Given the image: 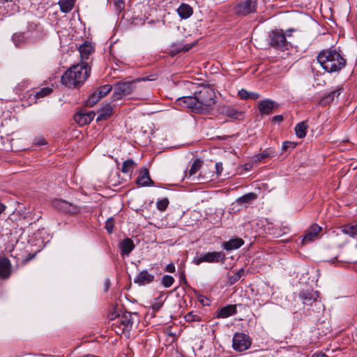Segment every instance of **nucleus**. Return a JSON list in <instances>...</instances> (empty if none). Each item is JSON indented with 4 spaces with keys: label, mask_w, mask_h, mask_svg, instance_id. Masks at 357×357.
<instances>
[{
    "label": "nucleus",
    "mask_w": 357,
    "mask_h": 357,
    "mask_svg": "<svg viewBox=\"0 0 357 357\" xmlns=\"http://www.w3.org/2000/svg\"><path fill=\"white\" fill-rule=\"evenodd\" d=\"M90 73L91 68L87 63L73 65L63 74L61 81L68 88H78L84 84Z\"/></svg>",
    "instance_id": "f257e3e1"
},
{
    "label": "nucleus",
    "mask_w": 357,
    "mask_h": 357,
    "mask_svg": "<svg viewBox=\"0 0 357 357\" xmlns=\"http://www.w3.org/2000/svg\"><path fill=\"white\" fill-rule=\"evenodd\" d=\"M317 59L322 68L328 73L339 72L346 65V59L342 54L331 48L321 51Z\"/></svg>",
    "instance_id": "f03ea898"
},
{
    "label": "nucleus",
    "mask_w": 357,
    "mask_h": 357,
    "mask_svg": "<svg viewBox=\"0 0 357 357\" xmlns=\"http://www.w3.org/2000/svg\"><path fill=\"white\" fill-rule=\"evenodd\" d=\"M114 314L113 311V331L117 335L128 336L133 324L132 314L130 312Z\"/></svg>",
    "instance_id": "7ed1b4c3"
},
{
    "label": "nucleus",
    "mask_w": 357,
    "mask_h": 357,
    "mask_svg": "<svg viewBox=\"0 0 357 357\" xmlns=\"http://www.w3.org/2000/svg\"><path fill=\"white\" fill-rule=\"evenodd\" d=\"M293 29H288L284 32L282 29H275L271 31L268 35L269 45L280 51H284L288 49L289 43L287 40V36H289V33L293 31Z\"/></svg>",
    "instance_id": "20e7f679"
},
{
    "label": "nucleus",
    "mask_w": 357,
    "mask_h": 357,
    "mask_svg": "<svg viewBox=\"0 0 357 357\" xmlns=\"http://www.w3.org/2000/svg\"><path fill=\"white\" fill-rule=\"evenodd\" d=\"M195 96L199 103V111L211 107L215 102V93L213 89L208 86L203 87L199 92H195Z\"/></svg>",
    "instance_id": "39448f33"
},
{
    "label": "nucleus",
    "mask_w": 357,
    "mask_h": 357,
    "mask_svg": "<svg viewBox=\"0 0 357 357\" xmlns=\"http://www.w3.org/2000/svg\"><path fill=\"white\" fill-rule=\"evenodd\" d=\"M251 339L243 333H236L232 339V347L235 351L241 352L251 346Z\"/></svg>",
    "instance_id": "423d86ee"
},
{
    "label": "nucleus",
    "mask_w": 357,
    "mask_h": 357,
    "mask_svg": "<svg viewBox=\"0 0 357 357\" xmlns=\"http://www.w3.org/2000/svg\"><path fill=\"white\" fill-rule=\"evenodd\" d=\"M225 259V254L223 252H208L201 255L198 258H195L194 261L197 265H199L203 262L218 263L224 261Z\"/></svg>",
    "instance_id": "0eeeda50"
},
{
    "label": "nucleus",
    "mask_w": 357,
    "mask_h": 357,
    "mask_svg": "<svg viewBox=\"0 0 357 357\" xmlns=\"http://www.w3.org/2000/svg\"><path fill=\"white\" fill-rule=\"evenodd\" d=\"M54 208L66 213H76L79 211V207L76 204L70 203L61 199H55L52 201Z\"/></svg>",
    "instance_id": "6e6552de"
},
{
    "label": "nucleus",
    "mask_w": 357,
    "mask_h": 357,
    "mask_svg": "<svg viewBox=\"0 0 357 357\" xmlns=\"http://www.w3.org/2000/svg\"><path fill=\"white\" fill-rule=\"evenodd\" d=\"M133 90L132 82H119L115 84L113 101L121 99L122 97L129 95Z\"/></svg>",
    "instance_id": "1a4fd4ad"
},
{
    "label": "nucleus",
    "mask_w": 357,
    "mask_h": 357,
    "mask_svg": "<svg viewBox=\"0 0 357 357\" xmlns=\"http://www.w3.org/2000/svg\"><path fill=\"white\" fill-rule=\"evenodd\" d=\"M257 0H245L239 4L236 8V13L239 15H247L250 13H255L257 10Z\"/></svg>",
    "instance_id": "9d476101"
},
{
    "label": "nucleus",
    "mask_w": 357,
    "mask_h": 357,
    "mask_svg": "<svg viewBox=\"0 0 357 357\" xmlns=\"http://www.w3.org/2000/svg\"><path fill=\"white\" fill-rule=\"evenodd\" d=\"M175 104L176 106H180L183 108L190 109L192 111L200 112L199 107L198 106L197 100L195 96H182L176 100Z\"/></svg>",
    "instance_id": "9b49d317"
},
{
    "label": "nucleus",
    "mask_w": 357,
    "mask_h": 357,
    "mask_svg": "<svg viewBox=\"0 0 357 357\" xmlns=\"http://www.w3.org/2000/svg\"><path fill=\"white\" fill-rule=\"evenodd\" d=\"M321 227L317 224L312 225L308 229L306 230L305 235L301 240L303 245L310 243L315 241L321 231Z\"/></svg>",
    "instance_id": "f8f14e48"
},
{
    "label": "nucleus",
    "mask_w": 357,
    "mask_h": 357,
    "mask_svg": "<svg viewBox=\"0 0 357 357\" xmlns=\"http://www.w3.org/2000/svg\"><path fill=\"white\" fill-rule=\"evenodd\" d=\"M121 255L123 258L128 257L134 250L135 245L133 241L130 238H125L121 240L118 244Z\"/></svg>",
    "instance_id": "ddd939ff"
},
{
    "label": "nucleus",
    "mask_w": 357,
    "mask_h": 357,
    "mask_svg": "<svg viewBox=\"0 0 357 357\" xmlns=\"http://www.w3.org/2000/svg\"><path fill=\"white\" fill-rule=\"evenodd\" d=\"M95 113L92 111L82 110L74 115V120L81 126L89 123L94 118Z\"/></svg>",
    "instance_id": "4468645a"
},
{
    "label": "nucleus",
    "mask_w": 357,
    "mask_h": 357,
    "mask_svg": "<svg viewBox=\"0 0 357 357\" xmlns=\"http://www.w3.org/2000/svg\"><path fill=\"white\" fill-rule=\"evenodd\" d=\"M12 274V265L8 258L0 257V278L8 279Z\"/></svg>",
    "instance_id": "2eb2a0df"
},
{
    "label": "nucleus",
    "mask_w": 357,
    "mask_h": 357,
    "mask_svg": "<svg viewBox=\"0 0 357 357\" xmlns=\"http://www.w3.org/2000/svg\"><path fill=\"white\" fill-rule=\"evenodd\" d=\"M318 298V292L313 290L303 291L299 294V298L304 305H312L314 302L317 303Z\"/></svg>",
    "instance_id": "dca6fc26"
},
{
    "label": "nucleus",
    "mask_w": 357,
    "mask_h": 357,
    "mask_svg": "<svg viewBox=\"0 0 357 357\" xmlns=\"http://www.w3.org/2000/svg\"><path fill=\"white\" fill-rule=\"evenodd\" d=\"M278 104L270 100L266 99L259 102L258 109L261 114H270L277 107Z\"/></svg>",
    "instance_id": "f3484780"
},
{
    "label": "nucleus",
    "mask_w": 357,
    "mask_h": 357,
    "mask_svg": "<svg viewBox=\"0 0 357 357\" xmlns=\"http://www.w3.org/2000/svg\"><path fill=\"white\" fill-rule=\"evenodd\" d=\"M195 44H185L183 42H177L172 43L170 47V54L172 55H176L180 52H186L190 50Z\"/></svg>",
    "instance_id": "a211bd4d"
},
{
    "label": "nucleus",
    "mask_w": 357,
    "mask_h": 357,
    "mask_svg": "<svg viewBox=\"0 0 357 357\" xmlns=\"http://www.w3.org/2000/svg\"><path fill=\"white\" fill-rule=\"evenodd\" d=\"M154 278L153 274L149 273L146 270H144L135 278L134 282L139 285H144L153 282Z\"/></svg>",
    "instance_id": "6ab92c4d"
},
{
    "label": "nucleus",
    "mask_w": 357,
    "mask_h": 357,
    "mask_svg": "<svg viewBox=\"0 0 357 357\" xmlns=\"http://www.w3.org/2000/svg\"><path fill=\"white\" fill-rule=\"evenodd\" d=\"M136 183L140 186H146L149 184H153V182L150 178L149 171L146 168L143 167L140 169L139 176L136 179Z\"/></svg>",
    "instance_id": "aec40b11"
},
{
    "label": "nucleus",
    "mask_w": 357,
    "mask_h": 357,
    "mask_svg": "<svg viewBox=\"0 0 357 357\" xmlns=\"http://www.w3.org/2000/svg\"><path fill=\"white\" fill-rule=\"evenodd\" d=\"M257 198V195L255 192H249L247 193L240 197H238L236 200L235 204L240 205V206H247L248 204H251L252 202H254ZM234 203H233V205Z\"/></svg>",
    "instance_id": "412c9836"
},
{
    "label": "nucleus",
    "mask_w": 357,
    "mask_h": 357,
    "mask_svg": "<svg viewBox=\"0 0 357 357\" xmlns=\"http://www.w3.org/2000/svg\"><path fill=\"white\" fill-rule=\"evenodd\" d=\"M236 307L235 305H228L219 309L217 311V317L219 318H227L236 313Z\"/></svg>",
    "instance_id": "4be33fe9"
},
{
    "label": "nucleus",
    "mask_w": 357,
    "mask_h": 357,
    "mask_svg": "<svg viewBox=\"0 0 357 357\" xmlns=\"http://www.w3.org/2000/svg\"><path fill=\"white\" fill-rule=\"evenodd\" d=\"M93 50V47L91 43L85 41L83 44H82L79 47V52L82 60L88 59Z\"/></svg>",
    "instance_id": "5701e85b"
},
{
    "label": "nucleus",
    "mask_w": 357,
    "mask_h": 357,
    "mask_svg": "<svg viewBox=\"0 0 357 357\" xmlns=\"http://www.w3.org/2000/svg\"><path fill=\"white\" fill-rule=\"evenodd\" d=\"M112 116V106L110 103L103 105L98 112L97 121L107 119Z\"/></svg>",
    "instance_id": "b1692460"
},
{
    "label": "nucleus",
    "mask_w": 357,
    "mask_h": 357,
    "mask_svg": "<svg viewBox=\"0 0 357 357\" xmlns=\"http://www.w3.org/2000/svg\"><path fill=\"white\" fill-rule=\"evenodd\" d=\"M177 13L182 19H188L192 15L193 10L188 4L181 3L177 8Z\"/></svg>",
    "instance_id": "393cba45"
},
{
    "label": "nucleus",
    "mask_w": 357,
    "mask_h": 357,
    "mask_svg": "<svg viewBox=\"0 0 357 357\" xmlns=\"http://www.w3.org/2000/svg\"><path fill=\"white\" fill-rule=\"evenodd\" d=\"M243 244L241 238H234L223 243V248L226 250H232L239 248Z\"/></svg>",
    "instance_id": "a878e982"
},
{
    "label": "nucleus",
    "mask_w": 357,
    "mask_h": 357,
    "mask_svg": "<svg viewBox=\"0 0 357 357\" xmlns=\"http://www.w3.org/2000/svg\"><path fill=\"white\" fill-rule=\"evenodd\" d=\"M75 0H59L60 10L63 13H70L74 7Z\"/></svg>",
    "instance_id": "bb28decb"
},
{
    "label": "nucleus",
    "mask_w": 357,
    "mask_h": 357,
    "mask_svg": "<svg viewBox=\"0 0 357 357\" xmlns=\"http://www.w3.org/2000/svg\"><path fill=\"white\" fill-rule=\"evenodd\" d=\"M307 128L308 125L306 121H301L298 123L295 127L296 136L300 139L303 138L306 135Z\"/></svg>",
    "instance_id": "cd10ccee"
},
{
    "label": "nucleus",
    "mask_w": 357,
    "mask_h": 357,
    "mask_svg": "<svg viewBox=\"0 0 357 357\" xmlns=\"http://www.w3.org/2000/svg\"><path fill=\"white\" fill-rule=\"evenodd\" d=\"M135 166L136 164L133 160H127L123 162L121 170L124 174H130L133 171Z\"/></svg>",
    "instance_id": "c85d7f7f"
},
{
    "label": "nucleus",
    "mask_w": 357,
    "mask_h": 357,
    "mask_svg": "<svg viewBox=\"0 0 357 357\" xmlns=\"http://www.w3.org/2000/svg\"><path fill=\"white\" fill-rule=\"evenodd\" d=\"M342 232L353 238L357 236V227L355 224L347 225L342 227Z\"/></svg>",
    "instance_id": "c756f323"
},
{
    "label": "nucleus",
    "mask_w": 357,
    "mask_h": 357,
    "mask_svg": "<svg viewBox=\"0 0 357 357\" xmlns=\"http://www.w3.org/2000/svg\"><path fill=\"white\" fill-rule=\"evenodd\" d=\"M201 166H202L201 160H199L198 159L195 160L192 162V164L190 167V169L189 170L188 174H186L185 177H187L188 178H191L199 170V169L201 168Z\"/></svg>",
    "instance_id": "7c9ffc66"
},
{
    "label": "nucleus",
    "mask_w": 357,
    "mask_h": 357,
    "mask_svg": "<svg viewBox=\"0 0 357 357\" xmlns=\"http://www.w3.org/2000/svg\"><path fill=\"white\" fill-rule=\"evenodd\" d=\"M100 96H98L97 91H95L86 100V106L93 107L100 100Z\"/></svg>",
    "instance_id": "2f4dec72"
},
{
    "label": "nucleus",
    "mask_w": 357,
    "mask_h": 357,
    "mask_svg": "<svg viewBox=\"0 0 357 357\" xmlns=\"http://www.w3.org/2000/svg\"><path fill=\"white\" fill-rule=\"evenodd\" d=\"M111 91H112V85H110V84H107V85L102 86L96 90V91H97V93H98V96H100V99L106 96Z\"/></svg>",
    "instance_id": "473e14b6"
},
{
    "label": "nucleus",
    "mask_w": 357,
    "mask_h": 357,
    "mask_svg": "<svg viewBox=\"0 0 357 357\" xmlns=\"http://www.w3.org/2000/svg\"><path fill=\"white\" fill-rule=\"evenodd\" d=\"M272 155L271 152L269 150H264L260 153L255 155L253 157L255 162H261L266 158H269Z\"/></svg>",
    "instance_id": "72a5a7b5"
},
{
    "label": "nucleus",
    "mask_w": 357,
    "mask_h": 357,
    "mask_svg": "<svg viewBox=\"0 0 357 357\" xmlns=\"http://www.w3.org/2000/svg\"><path fill=\"white\" fill-rule=\"evenodd\" d=\"M174 278L172 275H165L161 279V284L165 288H168L174 284Z\"/></svg>",
    "instance_id": "f704fd0d"
},
{
    "label": "nucleus",
    "mask_w": 357,
    "mask_h": 357,
    "mask_svg": "<svg viewBox=\"0 0 357 357\" xmlns=\"http://www.w3.org/2000/svg\"><path fill=\"white\" fill-rule=\"evenodd\" d=\"M244 273V270L242 268V269H240L238 272H236V273H234L233 275L230 276L229 278V281L228 282L229 283L230 285H232L234 284L235 282H236L237 281H238L242 275Z\"/></svg>",
    "instance_id": "c9c22d12"
},
{
    "label": "nucleus",
    "mask_w": 357,
    "mask_h": 357,
    "mask_svg": "<svg viewBox=\"0 0 357 357\" xmlns=\"http://www.w3.org/2000/svg\"><path fill=\"white\" fill-rule=\"evenodd\" d=\"M52 92V89L49 87H45L41 89H40L38 91H37L35 94V97L36 98H40L45 97L50 94Z\"/></svg>",
    "instance_id": "e433bc0d"
},
{
    "label": "nucleus",
    "mask_w": 357,
    "mask_h": 357,
    "mask_svg": "<svg viewBox=\"0 0 357 357\" xmlns=\"http://www.w3.org/2000/svg\"><path fill=\"white\" fill-rule=\"evenodd\" d=\"M169 203V199L167 198L160 199L156 202L157 208L160 211H164L167 209Z\"/></svg>",
    "instance_id": "4c0bfd02"
},
{
    "label": "nucleus",
    "mask_w": 357,
    "mask_h": 357,
    "mask_svg": "<svg viewBox=\"0 0 357 357\" xmlns=\"http://www.w3.org/2000/svg\"><path fill=\"white\" fill-rule=\"evenodd\" d=\"M342 91L343 88H339L337 90L331 92L324 100H325L326 102L332 101L335 97H338Z\"/></svg>",
    "instance_id": "58836bf2"
},
{
    "label": "nucleus",
    "mask_w": 357,
    "mask_h": 357,
    "mask_svg": "<svg viewBox=\"0 0 357 357\" xmlns=\"http://www.w3.org/2000/svg\"><path fill=\"white\" fill-rule=\"evenodd\" d=\"M185 319L188 322L199 321L200 320V317L198 314H195L193 312H190L185 316Z\"/></svg>",
    "instance_id": "ea45409f"
},
{
    "label": "nucleus",
    "mask_w": 357,
    "mask_h": 357,
    "mask_svg": "<svg viewBox=\"0 0 357 357\" xmlns=\"http://www.w3.org/2000/svg\"><path fill=\"white\" fill-rule=\"evenodd\" d=\"M114 1L115 7L119 13L124 9V7H125L124 0H114Z\"/></svg>",
    "instance_id": "a19ab883"
},
{
    "label": "nucleus",
    "mask_w": 357,
    "mask_h": 357,
    "mask_svg": "<svg viewBox=\"0 0 357 357\" xmlns=\"http://www.w3.org/2000/svg\"><path fill=\"white\" fill-rule=\"evenodd\" d=\"M294 147H295V144L293 142L286 141V142H283V144H282V150L283 151H286L289 149H294Z\"/></svg>",
    "instance_id": "79ce46f5"
},
{
    "label": "nucleus",
    "mask_w": 357,
    "mask_h": 357,
    "mask_svg": "<svg viewBox=\"0 0 357 357\" xmlns=\"http://www.w3.org/2000/svg\"><path fill=\"white\" fill-rule=\"evenodd\" d=\"M238 94L242 99H249L250 92L245 89H241L239 91Z\"/></svg>",
    "instance_id": "37998d69"
},
{
    "label": "nucleus",
    "mask_w": 357,
    "mask_h": 357,
    "mask_svg": "<svg viewBox=\"0 0 357 357\" xmlns=\"http://www.w3.org/2000/svg\"><path fill=\"white\" fill-rule=\"evenodd\" d=\"M215 170H216V174L218 176H220L223 170V167H222V162H216Z\"/></svg>",
    "instance_id": "c03bdc74"
},
{
    "label": "nucleus",
    "mask_w": 357,
    "mask_h": 357,
    "mask_svg": "<svg viewBox=\"0 0 357 357\" xmlns=\"http://www.w3.org/2000/svg\"><path fill=\"white\" fill-rule=\"evenodd\" d=\"M105 228L109 234H112V218L107 219Z\"/></svg>",
    "instance_id": "a18cd8bd"
},
{
    "label": "nucleus",
    "mask_w": 357,
    "mask_h": 357,
    "mask_svg": "<svg viewBox=\"0 0 357 357\" xmlns=\"http://www.w3.org/2000/svg\"><path fill=\"white\" fill-rule=\"evenodd\" d=\"M175 270H176V268L173 263L169 264L168 265H167V266L165 268V271L166 272H169V273H174Z\"/></svg>",
    "instance_id": "49530a36"
},
{
    "label": "nucleus",
    "mask_w": 357,
    "mask_h": 357,
    "mask_svg": "<svg viewBox=\"0 0 357 357\" xmlns=\"http://www.w3.org/2000/svg\"><path fill=\"white\" fill-rule=\"evenodd\" d=\"M34 144H35V145L40 146L45 145L47 144V142L44 138L40 137V138L36 139L35 140Z\"/></svg>",
    "instance_id": "de8ad7c7"
},
{
    "label": "nucleus",
    "mask_w": 357,
    "mask_h": 357,
    "mask_svg": "<svg viewBox=\"0 0 357 357\" xmlns=\"http://www.w3.org/2000/svg\"><path fill=\"white\" fill-rule=\"evenodd\" d=\"M259 98V94L255 92H250L249 99L257 100Z\"/></svg>",
    "instance_id": "09e8293b"
},
{
    "label": "nucleus",
    "mask_w": 357,
    "mask_h": 357,
    "mask_svg": "<svg viewBox=\"0 0 357 357\" xmlns=\"http://www.w3.org/2000/svg\"><path fill=\"white\" fill-rule=\"evenodd\" d=\"M311 357H328V356L322 352H316Z\"/></svg>",
    "instance_id": "8fccbe9b"
},
{
    "label": "nucleus",
    "mask_w": 357,
    "mask_h": 357,
    "mask_svg": "<svg viewBox=\"0 0 357 357\" xmlns=\"http://www.w3.org/2000/svg\"><path fill=\"white\" fill-rule=\"evenodd\" d=\"M180 282L185 284V285L188 286V282H187V280L185 278L184 273H181V275L180 276Z\"/></svg>",
    "instance_id": "3c124183"
},
{
    "label": "nucleus",
    "mask_w": 357,
    "mask_h": 357,
    "mask_svg": "<svg viewBox=\"0 0 357 357\" xmlns=\"http://www.w3.org/2000/svg\"><path fill=\"white\" fill-rule=\"evenodd\" d=\"M283 121V116L282 115H277L273 117V121L281 122Z\"/></svg>",
    "instance_id": "603ef678"
},
{
    "label": "nucleus",
    "mask_w": 357,
    "mask_h": 357,
    "mask_svg": "<svg viewBox=\"0 0 357 357\" xmlns=\"http://www.w3.org/2000/svg\"><path fill=\"white\" fill-rule=\"evenodd\" d=\"M109 285H110V280L108 278V279L106 280V281L105 282V291H107L109 290Z\"/></svg>",
    "instance_id": "864d4df0"
},
{
    "label": "nucleus",
    "mask_w": 357,
    "mask_h": 357,
    "mask_svg": "<svg viewBox=\"0 0 357 357\" xmlns=\"http://www.w3.org/2000/svg\"><path fill=\"white\" fill-rule=\"evenodd\" d=\"M113 63H115V65L118 67V68H121V65L122 64V63L119 61V60H116V61H115V59L113 57Z\"/></svg>",
    "instance_id": "5fc2aeb1"
},
{
    "label": "nucleus",
    "mask_w": 357,
    "mask_h": 357,
    "mask_svg": "<svg viewBox=\"0 0 357 357\" xmlns=\"http://www.w3.org/2000/svg\"><path fill=\"white\" fill-rule=\"evenodd\" d=\"M6 208V206L3 204L0 203V214L5 211Z\"/></svg>",
    "instance_id": "6e6d98bb"
},
{
    "label": "nucleus",
    "mask_w": 357,
    "mask_h": 357,
    "mask_svg": "<svg viewBox=\"0 0 357 357\" xmlns=\"http://www.w3.org/2000/svg\"><path fill=\"white\" fill-rule=\"evenodd\" d=\"M35 257V255H30L26 259L25 261H29V260L32 259Z\"/></svg>",
    "instance_id": "4d7b16f0"
},
{
    "label": "nucleus",
    "mask_w": 357,
    "mask_h": 357,
    "mask_svg": "<svg viewBox=\"0 0 357 357\" xmlns=\"http://www.w3.org/2000/svg\"><path fill=\"white\" fill-rule=\"evenodd\" d=\"M160 307V304L156 303L153 305V309L158 310Z\"/></svg>",
    "instance_id": "13d9d810"
},
{
    "label": "nucleus",
    "mask_w": 357,
    "mask_h": 357,
    "mask_svg": "<svg viewBox=\"0 0 357 357\" xmlns=\"http://www.w3.org/2000/svg\"><path fill=\"white\" fill-rule=\"evenodd\" d=\"M108 51L109 54L112 53V43H110L108 45Z\"/></svg>",
    "instance_id": "bf43d9fd"
},
{
    "label": "nucleus",
    "mask_w": 357,
    "mask_h": 357,
    "mask_svg": "<svg viewBox=\"0 0 357 357\" xmlns=\"http://www.w3.org/2000/svg\"><path fill=\"white\" fill-rule=\"evenodd\" d=\"M13 0H0V3H6V2H11L13 1Z\"/></svg>",
    "instance_id": "052dcab7"
},
{
    "label": "nucleus",
    "mask_w": 357,
    "mask_h": 357,
    "mask_svg": "<svg viewBox=\"0 0 357 357\" xmlns=\"http://www.w3.org/2000/svg\"><path fill=\"white\" fill-rule=\"evenodd\" d=\"M119 68H115L114 66H113V68H112V70H113V73H115L116 70H118Z\"/></svg>",
    "instance_id": "680f3d73"
},
{
    "label": "nucleus",
    "mask_w": 357,
    "mask_h": 357,
    "mask_svg": "<svg viewBox=\"0 0 357 357\" xmlns=\"http://www.w3.org/2000/svg\"><path fill=\"white\" fill-rule=\"evenodd\" d=\"M16 37H17V36H16V35L13 36V40H15Z\"/></svg>",
    "instance_id": "e2e57ef3"
},
{
    "label": "nucleus",
    "mask_w": 357,
    "mask_h": 357,
    "mask_svg": "<svg viewBox=\"0 0 357 357\" xmlns=\"http://www.w3.org/2000/svg\"><path fill=\"white\" fill-rule=\"evenodd\" d=\"M116 163L117 165H119L117 160H116Z\"/></svg>",
    "instance_id": "0e129e2a"
}]
</instances>
